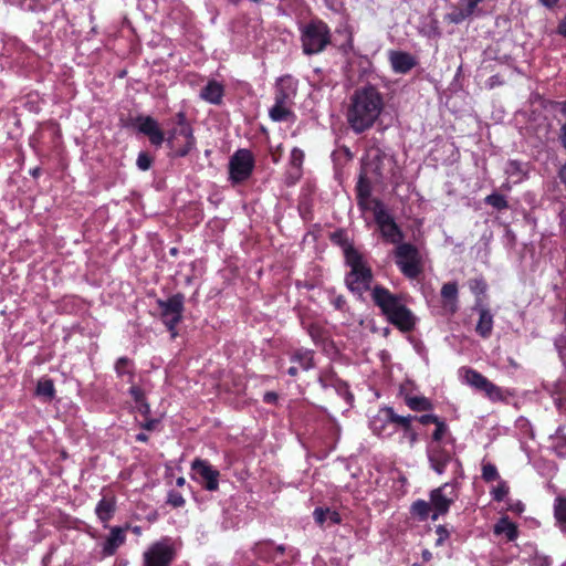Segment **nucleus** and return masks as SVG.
Instances as JSON below:
<instances>
[{
	"mask_svg": "<svg viewBox=\"0 0 566 566\" xmlns=\"http://www.w3.org/2000/svg\"><path fill=\"white\" fill-rule=\"evenodd\" d=\"M384 109L381 93L371 86L356 90L350 98L347 120L355 133H364L379 118Z\"/></svg>",
	"mask_w": 566,
	"mask_h": 566,
	"instance_id": "nucleus-1",
	"label": "nucleus"
},
{
	"mask_svg": "<svg viewBox=\"0 0 566 566\" xmlns=\"http://www.w3.org/2000/svg\"><path fill=\"white\" fill-rule=\"evenodd\" d=\"M375 304L382 310L390 323L401 331H411L416 324V316L398 297L384 287H375L371 293Z\"/></svg>",
	"mask_w": 566,
	"mask_h": 566,
	"instance_id": "nucleus-2",
	"label": "nucleus"
},
{
	"mask_svg": "<svg viewBox=\"0 0 566 566\" xmlns=\"http://www.w3.org/2000/svg\"><path fill=\"white\" fill-rule=\"evenodd\" d=\"M427 458L430 468L437 473L442 474L448 467H451L452 480H459L463 476L462 465L455 455L454 442L440 446L427 444Z\"/></svg>",
	"mask_w": 566,
	"mask_h": 566,
	"instance_id": "nucleus-3",
	"label": "nucleus"
},
{
	"mask_svg": "<svg viewBox=\"0 0 566 566\" xmlns=\"http://www.w3.org/2000/svg\"><path fill=\"white\" fill-rule=\"evenodd\" d=\"M345 259L352 268L350 273L346 277V284L352 292L361 295L370 289V268L366 266L363 258L354 248L345 249Z\"/></svg>",
	"mask_w": 566,
	"mask_h": 566,
	"instance_id": "nucleus-4",
	"label": "nucleus"
},
{
	"mask_svg": "<svg viewBox=\"0 0 566 566\" xmlns=\"http://www.w3.org/2000/svg\"><path fill=\"white\" fill-rule=\"evenodd\" d=\"M301 41L306 55L318 54L331 42V32L322 20H312L301 29Z\"/></svg>",
	"mask_w": 566,
	"mask_h": 566,
	"instance_id": "nucleus-5",
	"label": "nucleus"
},
{
	"mask_svg": "<svg viewBox=\"0 0 566 566\" xmlns=\"http://www.w3.org/2000/svg\"><path fill=\"white\" fill-rule=\"evenodd\" d=\"M458 480L446 482L439 488L432 489L429 495L432 514L431 520L436 521L449 512L451 504L457 501Z\"/></svg>",
	"mask_w": 566,
	"mask_h": 566,
	"instance_id": "nucleus-6",
	"label": "nucleus"
},
{
	"mask_svg": "<svg viewBox=\"0 0 566 566\" xmlns=\"http://www.w3.org/2000/svg\"><path fill=\"white\" fill-rule=\"evenodd\" d=\"M179 127L176 128L167 138L168 147L179 157L188 155L196 139L193 138L192 128L186 124L184 113L178 114Z\"/></svg>",
	"mask_w": 566,
	"mask_h": 566,
	"instance_id": "nucleus-7",
	"label": "nucleus"
},
{
	"mask_svg": "<svg viewBox=\"0 0 566 566\" xmlns=\"http://www.w3.org/2000/svg\"><path fill=\"white\" fill-rule=\"evenodd\" d=\"M396 264H398L402 274L409 279L417 277L422 271L420 253L417 248L409 243L396 247Z\"/></svg>",
	"mask_w": 566,
	"mask_h": 566,
	"instance_id": "nucleus-8",
	"label": "nucleus"
},
{
	"mask_svg": "<svg viewBox=\"0 0 566 566\" xmlns=\"http://www.w3.org/2000/svg\"><path fill=\"white\" fill-rule=\"evenodd\" d=\"M399 416L392 407H381L376 415L369 419V428L371 432L381 438H389L397 432V422Z\"/></svg>",
	"mask_w": 566,
	"mask_h": 566,
	"instance_id": "nucleus-9",
	"label": "nucleus"
},
{
	"mask_svg": "<svg viewBox=\"0 0 566 566\" xmlns=\"http://www.w3.org/2000/svg\"><path fill=\"white\" fill-rule=\"evenodd\" d=\"M253 155L248 149H239L230 158L229 172L233 182L247 180L253 171Z\"/></svg>",
	"mask_w": 566,
	"mask_h": 566,
	"instance_id": "nucleus-10",
	"label": "nucleus"
},
{
	"mask_svg": "<svg viewBox=\"0 0 566 566\" xmlns=\"http://www.w3.org/2000/svg\"><path fill=\"white\" fill-rule=\"evenodd\" d=\"M158 305L161 310L165 325L171 332L172 337H175V328L180 322L184 311V296L181 294H175L167 300H159Z\"/></svg>",
	"mask_w": 566,
	"mask_h": 566,
	"instance_id": "nucleus-11",
	"label": "nucleus"
},
{
	"mask_svg": "<svg viewBox=\"0 0 566 566\" xmlns=\"http://www.w3.org/2000/svg\"><path fill=\"white\" fill-rule=\"evenodd\" d=\"M175 557L172 543L168 538L154 543L144 554L145 566H169Z\"/></svg>",
	"mask_w": 566,
	"mask_h": 566,
	"instance_id": "nucleus-12",
	"label": "nucleus"
},
{
	"mask_svg": "<svg viewBox=\"0 0 566 566\" xmlns=\"http://www.w3.org/2000/svg\"><path fill=\"white\" fill-rule=\"evenodd\" d=\"M374 217L382 237L391 243H398L401 239V232L395 220L385 209L384 203H374Z\"/></svg>",
	"mask_w": 566,
	"mask_h": 566,
	"instance_id": "nucleus-13",
	"label": "nucleus"
},
{
	"mask_svg": "<svg viewBox=\"0 0 566 566\" xmlns=\"http://www.w3.org/2000/svg\"><path fill=\"white\" fill-rule=\"evenodd\" d=\"M192 470L199 478L200 482L210 492H213V490L219 488L220 472L217 469H213L209 462L196 458L195 461H192Z\"/></svg>",
	"mask_w": 566,
	"mask_h": 566,
	"instance_id": "nucleus-14",
	"label": "nucleus"
},
{
	"mask_svg": "<svg viewBox=\"0 0 566 566\" xmlns=\"http://www.w3.org/2000/svg\"><path fill=\"white\" fill-rule=\"evenodd\" d=\"M388 60L396 74H407L417 64V60L410 53L401 50H389Z\"/></svg>",
	"mask_w": 566,
	"mask_h": 566,
	"instance_id": "nucleus-15",
	"label": "nucleus"
},
{
	"mask_svg": "<svg viewBox=\"0 0 566 566\" xmlns=\"http://www.w3.org/2000/svg\"><path fill=\"white\" fill-rule=\"evenodd\" d=\"M137 123L139 132L147 135L150 143L156 147H159V145L165 142V135L155 119L151 117H142L138 118Z\"/></svg>",
	"mask_w": 566,
	"mask_h": 566,
	"instance_id": "nucleus-16",
	"label": "nucleus"
},
{
	"mask_svg": "<svg viewBox=\"0 0 566 566\" xmlns=\"http://www.w3.org/2000/svg\"><path fill=\"white\" fill-rule=\"evenodd\" d=\"M416 419V416H399L398 419V432L401 434L399 437V442H408L409 447L412 448L418 440V433L412 428V422Z\"/></svg>",
	"mask_w": 566,
	"mask_h": 566,
	"instance_id": "nucleus-17",
	"label": "nucleus"
},
{
	"mask_svg": "<svg viewBox=\"0 0 566 566\" xmlns=\"http://www.w3.org/2000/svg\"><path fill=\"white\" fill-rule=\"evenodd\" d=\"M224 96V86L217 80H209L200 92V97L205 102L213 105L222 103Z\"/></svg>",
	"mask_w": 566,
	"mask_h": 566,
	"instance_id": "nucleus-18",
	"label": "nucleus"
},
{
	"mask_svg": "<svg viewBox=\"0 0 566 566\" xmlns=\"http://www.w3.org/2000/svg\"><path fill=\"white\" fill-rule=\"evenodd\" d=\"M297 92V81L292 76H282L277 81L276 94L282 102L290 103Z\"/></svg>",
	"mask_w": 566,
	"mask_h": 566,
	"instance_id": "nucleus-19",
	"label": "nucleus"
},
{
	"mask_svg": "<svg viewBox=\"0 0 566 566\" xmlns=\"http://www.w3.org/2000/svg\"><path fill=\"white\" fill-rule=\"evenodd\" d=\"M357 200L361 209H370L374 213V203H381L380 201L370 199V182L360 175L356 186Z\"/></svg>",
	"mask_w": 566,
	"mask_h": 566,
	"instance_id": "nucleus-20",
	"label": "nucleus"
},
{
	"mask_svg": "<svg viewBox=\"0 0 566 566\" xmlns=\"http://www.w3.org/2000/svg\"><path fill=\"white\" fill-rule=\"evenodd\" d=\"M493 315L489 310L480 308L479 310V321L475 326L476 334L483 338H488L491 336L493 329Z\"/></svg>",
	"mask_w": 566,
	"mask_h": 566,
	"instance_id": "nucleus-21",
	"label": "nucleus"
},
{
	"mask_svg": "<svg viewBox=\"0 0 566 566\" xmlns=\"http://www.w3.org/2000/svg\"><path fill=\"white\" fill-rule=\"evenodd\" d=\"M125 542L123 528L113 527L104 544V552L107 556L115 554V551Z\"/></svg>",
	"mask_w": 566,
	"mask_h": 566,
	"instance_id": "nucleus-22",
	"label": "nucleus"
},
{
	"mask_svg": "<svg viewBox=\"0 0 566 566\" xmlns=\"http://www.w3.org/2000/svg\"><path fill=\"white\" fill-rule=\"evenodd\" d=\"M494 533L496 535H504L510 542L516 539L518 534L516 525L507 516H503L497 521L494 526Z\"/></svg>",
	"mask_w": 566,
	"mask_h": 566,
	"instance_id": "nucleus-23",
	"label": "nucleus"
},
{
	"mask_svg": "<svg viewBox=\"0 0 566 566\" xmlns=\"http://www.w3.org/2000/svg\"><path fill=\"white\" fill-rule=\"evenodd\" d=\"M443 304L450 312L457 311L458 289L455 282L444 283L440 291Z\"/></svg>",
	"mask_w": 566,
	"mask_h": 566,
	"instance_id": "nucleus-24",
	"label": "nucleus"
},
{
	"mask_svg": "<svg viewBox=\"0 0 566 566\" xmlns=\"http://www.w3.org/2000/svg\"><path fill=\"white\" fill-rule=\"evenodd\" d=\"M269 116L274 122H285L293 116V113L287 103L275 96V104L270 108Z\"/></svg>",
	"mask_w": 566,
	"mask_h": 566,
	"instance_id": "nucleus-25",
	"label": "nucleus"
},
{
	"mask_svg": "<svg viewBox=\"0 0 566 566\" xmlns=\"http://www.w3.org/2000/svg\"><path fill=\"white\" fill-rule=\"evenodd\" d=\"M434 424L436 430L433 431L431 439L428 443L441 446V443L454 442L453 438L449 432V427L444 421L438 419V421H436Z\"/></svg>",
	"mask_w": 566,
	"mask_h": 566,
	"instance_id": "nucleus-26",
	"label": "nucleus"
},
{
	"mask_svg": "<svg viewBox=\"0 0 566 566\" xmlns=\"http://www.w3.org/2000/svg\"><path fill=\"white\" fill-rule=\"evenodd\" d=\"M462 378L465 384L470 387H473L478 390L484 391L485 385L489 381L484 375L478 373L473 369H464L462 373Z\"/></svg>",
	"mask_w": 566,
	"mask_h": 566,
	"instance_id": "nucleus-27",
	"label": "nucleus"
},
{
	"mask_svg": "<svg viewBox=\"0 0 566 566\" xmlns=\"http://www.w3.org/2000/svg\"><path fill=\"white\" fill-rule=\"evenodd\" d=\"M462 378L465 384L470 387H473L478 390L484 391L485 385L489 381L484 375L478 373L473 369H464L462 373Z\"/></svg>",
	"mask_w": 566,
	"mask_h": 566,
	"instance_id": "nucleus-28",
	"label": "nucleus"
},
{
	"mask_svg": "<svg viewBox=\"0 0 566 566\" xmlns=\"http://www.w3.org/2000/svg\"><path fill=\"white\" fill-rule=\"evenodd\" d=\"M303 160H304V153L298 148H294L290 156V170H289L290 178L293 180V182H295L300 178Z\"/></svg>",
	"mask_w": 566,
	"mask_h": 566,
	"instance_id": "nucleus-29",
	"label": "nucleus"
},
{
	"mask_svg": "<svg viewBox=\"0 0 566 566\" xmlns=\"http://www.w3.org/2000/svg\"><path fill=\"white\" fill-rule=\"evenodd\" d=\"M115 512V503L109 499H102L95 507V513L99 521L107 524L108 520L112 518L113 514Z\"/></svg>",
	"mask_w": 566,
	"mask_h": 566,
	"instance_id": "nucleus-30",
	"label": "nucleus"
},
{
	"mask_svg": "<svg viewBox=\"0 0 566 566\" xmlns=\"http://www.w3.org/2000/svg\"><path fill=\"white\" fill-rule=\"evenodd\" d=\"M313 516L318 525H324L326 521L331 524H339L340 522L338 512L328 509L317 507L314 510Z\"/></svg>",
	"mask_w": 566,
	"mask_h": 566,
	"instance_id": "nucleus-31",
	"label": "nucleus"
},
{
	"mask_svg": "<svg viewBox=\"0 0 566 566\" xmlns=\"http://www.w3.org/2000/svg\"><path fill=\"white\" fill-rule=\"evenodd\" d=\"M405 402L415 412H424V410L432 409L431 401L426 397L406 396Z\"/></svg>",
	"mask_w": 566,
	"mask_h": 566,
	"instance_id": "nucleus-32",
	"label": "nucleus"
},
{
	"mask_svg": "<svg viewBox=\"0 0 566 566\" xmlns=\"http://www.w3.org/2000/svg\"><path fill=\"white\" fill-rule=\"evenodd\" d=\"M292 363H296L300 370H310L313 367V353L311 350H298L293 354Z\"/></svg>",
	"mask_w": 566,
	"mask_h": 566,
	"instance_id": "nucleus-33",
	"label": "nucleus"
},
{
	"mask_svg": "<svg viewBox=\"0 0 566 566\" xmlns=\"http://www.w3.org/2000/svg\"><path fill=\"white\" fill-rule=\"evenodd\" d=\"M411 513L420 520H427L432 514L431 502L426 500H417L411 504Z\"/></svg>",
	"mask_w": 566,
	"mask_h": 566,
	"instance_id": "nucleus-34",
	"label": "nucleus"
},
{
	"mask_svg": "<svg viewBox=\"0 0 566 566\" xmlns=\"http://www.w3.org/2000/svg\"><path fill=\"white\" fill-rule=\"evenodd\" d=\"M555 516L562 530H566V497H557L555 502Z\"/></svg>",
	"mask_w": 566,
	"mask_h": 566,
	"instance_id": "nucleus-35",
	"label": "nucleus"
},
{
	"mask_svg": "<svg viewBox=\"0 0 566 566\" xmlns=\"http://www.w3.org/2000/svg\"><path fill=\"white\" fill-rule=\"evenodd\" d=\"M484 395L491 401H503L505 399L504 391L501 387L488 381L484 387Z\"/></svg>",
	"mask_w": 566,
	"mask_h": 566,
	"instance_id": "nucleus-36",
	"label": "nucleus"
},
{
	"mask_svg": "<svg viewBox=\"0 0 566 566\" xmlns=\"http://www.w3.org/2000/svg\"><path fill=\"white\" fill-rule=\"evenodd\" d=\"M36 394L41 397L51 399L54 395V386L49 378H44L43 380H40L36 385Z\"/></svg>",
	"mask_w": 566,
	"mask_h": 566,
	"instance_id": "nucleus-37",
	"label": "nucleus"
},
{
	"mask_svg": "<svg viewBox=\"0 0 566 566\" xmlns=\"http://www.w3.org/2000/svg\"><path fill=\"white\" fill-rule=\"evenodd\" d=\"M133 398L135 399L136 403L138 405V409L140 410V412L143 415H147L149 412V405L145 402L144 400V397H143V391L136 387V386H133L130 389H129Z\"/></svg>",
	"mask_w": 566,
	"mask_h": 566,
	"instance_id": "nucleus-38",
	"label": "nucleus"
},
{
	"mask_svg": "<svg viewBox=\"0 0 566 566\" xmlns=\"http://www.w3.org/2000/svg\"><path fill=\"white\" fill-rule=\"evenodd\" d=\"M470 13L467 12V9L464 7H461V4L455 9L453 12L448 13L447 18L450 20L451 23L460 24L465 19L470 18Z\"/></svg>",
	"mask_w": 566,
	"mask_h": 566,
	"instance_id": "nucleus-39",
	"label": "nucleus"
},
{
	"mask_svg": "<svg viewBox=\"0 0 566 566\" xmlns=\"http://www.w3.org/2000/svg\"><path fill=\"white\" fill-rule=\"evenodd\" d=\"M115 369L119 376L127 375V376L132 377L133 365H132V361L126 357H122L116 361Z\"/></svg>",
	"mask_w": 566,
	"mask_h": 566,
	"instance_id": "nucleus-40",
	"label": "nucleus"
},
{
	"mask_svg": "<svg viewBox=\"0 0 566 566\" xmlns=\"http://www.w3.org/2000/svg\"><path fill=\"white\" fill-rule=\"evenodd\" d=\"M556 394L557 407L560 409H566V378L558 381Z\"/></svg>",
	"mask_w": 566,
	"mask_h": 566,
	"instance_id": "nucleus-41",
	"label": "nucleus"
},
{
	"mask_svg": "<svg viewBox=\"0 0 566 566\" xmlns=\"http://www.w3.org/2000/svg\"><path fill=\"white\" fill-rule=\"evenodd\" d=\"M484 201L488 205H491L497 209H503L507 207V201L503 196L499 195V192H492L484 199Z\"/></svg>",
	"mask_w": 566,
	"mask_h": 566,
	"instance_id": "nucleus-42",
	"label": "nucleus"
},
{
	"mask_svg": "<svg viewBox=\"0 0 566 566\" xmlns=\"http://www.w3.org/2000/svg\"><path fill=\"white\" fill-rule=\"evenodd\" d=\"M482 478L486 482L499 480L497 468L491 463L484 464L482 468Z\"/></svg>",
	"mask_w": 566,
	"mask_h": 566,
	"instance_id": "nucleus-43",
	"label": "nucleus"
},
{
	"mask_svg": "<svg viewBox=\"0 0 566 566\" xmlns=\"http://www.w3.org/2000/svg\"><path fill=\"white\" fill-rule=\"evenodd\" d=\"M509 494V485L504 481H500L491 491V495L496 501H502Z\"/></svg>",
	"mask_w": 566,
	"mask_h": 566,
	"instance_id": "nucleus-44",
	"label": "nucleus"
},
{
	"mask_svg": "<svg viewBox=\"0 0 566 566\" xmlns=\"http://www.w3.org/2000/svg\"><path fill=\"white\" fill-rule=\"evenodd\" d=\"M136 166L138 167V169L144 170V171L150 169V167H151V157L148 156L145 153H140L137 156Z\"/></svg>",
	"mask_w": 566,
	"mask_h": 566,
	"instance_id": "nucleus-45",
	"label": "nucleus"
},
{
	"mask_svg": "<svg viewBox=\"0 0 566 566\" xmlns=\"http://www.w3.org/2000/svg\"><path fill=\"white\" fill-rule=\"evenodd\" d=\"M484 0H459V4L464 6L467 12L473 15L478 11V6Z\"/></svg>",
	"mask_w": 566,
	"mask_h": 566,
	"instance_id": "nucleus-46",
	"label": "nucleus"
},
{
	"mask_svg": "<svg viewBox=\"0 0 566 566\" xmlns=\"http://www.w3.org/2000/svg\"><path fill=\"white\" fill-rule=\"evenodd\" d=\"M515 426L524 434H531V424L528 419L521 417L515 421Z\"/></svg>",
	"mask_w": 566,
	"mask_h": 566,
	"instance_id": "nucleus-47",
	"label": "nucleus"
},
{
	"mask_svg": "<svg viewBox=\"0 0 566 566\" xmlns=\"http://www.w3.org/2000/svg\"><path fill=\"white\" fill-rule=\"evenodd\" d=\"M436 531L438 534V539L436 541V545L441 546L449 538V532L443 526H438Z\"/></svg>",
	"mask_w": 566,
	"mask_h": 566,
	"instance_id": "nucleus-48",
	"label": "nucleus"
},
{
	"mask_svg": "<svg viewBox=\"0 0 566 566\" xmlns=\"http://www.w3.org/2000/svg\"><path fill=\"white\" fill-rule=\"evenodd\" d=\"M310 337L312 338L313 342L315 343H319L321 340L324 339V337L321 335V328L316 325H310Z\"/></svg>",
	"mask_w": 566,
	"mask_h": 566,
	"instance_id": "nucleus-49",
	"label": "nucleus"
},
{
	"mask_svg": "<svg viewBox=\"0 0 566 566\" xmlns=\"http://www.w3.org/2000/svg\"><path fill=\"white\" fill-rule=\"evenodd\" d=\"M470 289L475 293H483L485 292V284L483 281L474 280L470 282Z\"/></svg>",
	"mask_w": 566,
	"mask_h": 566,
	"instance_id": "nucleus-50",
	"label": "nucleus"
},
{
	"mask_svg": "<svg viewBox=\"0 0 566 566\" xmlns=\"http://www.w3.org/2000/svg\"><path fill=\"white\" fill-rule=\"evenodd\" d=\"M438 417L433 416V415H424V416H421V417H416L415 420H418L419 422L423 423V424H428L430 422L434 423L436 421H438Z\"/></svg>",
	"mask_w": 566,
	"mask_h": 566,
	"instance_id": "nucleus-51",
	"label": "nucleus"
},
{
	"mask_svg": "<svg viewBox=\"0 0 566 566\" xmlns=\"http://www.w3.org/2000/svg\"><path fill=\"white\" fill-rule=\"evenodd\" d=\"M277 400V394L274 391H268L264 394V401L268 403H274Z\"/></svg>",
	"mask_w": 566,
	"mask_h": 566,
	"instance_id": "nucleus-52",
	"label": "nucleus"
},
{
	"mask_svg": "<svg viewBox=\"0 0 566 566\" xmlns=\"http://www.w3.org/2000/svg\"><path fill=\"white\" fill-rule=\"evenodd\" d=\"M558 33L566 36V15L562 19L557 28Z\"/></svg>",
	"mask_w": 566,
	"mask_h": 566,
	"instance_id": "nucleus-53",
	"label": "nucleus"
},
{
	"mask_svg": "<svg viewBox=\"0 0 566 566\" xmlns=\"http://www.w3.org/2000/svg\"><path fill=\"white\" fill-rule=\"evenodd\" d=\"M170 502L176 506V507H180V505H182L185 503V500L178 495V496H174L170 499Z\"/></svg>",
	"mask_w": 566,
	"mask_h": 566,
	"instance_id": "nucleus-54",
	"label": "nucleus"
},
{
	"mask_svg": "<svg viewBox=\"0 0 566 566\" xmlns=\"http://www.w3.org/2000/svg\"><path fill=\"white\" fill-rule=\"evenodd\" d=\"M541 3L545 7V8H548V9H552L555 7V4L558 3L559 0H539Z\"/></svg>",
	"mask_w": 566,
	"mask_h": 566,
	"instance_id": "nucleus-55",
	"label": "nucleus"
},
{
	"mask_svg": "<svg viewBox=\"0 0 566 566\" xmlns=\"http://www.w3.org/2000/svg\"><path fill=\"white\" fill-rule=\"evenodd\" d=\"M297 363H292V366L287 369V374L291 376H295L298 373Z\"/></svg>",
	"mask_w": 566,
	"mask_h": 566,
	"instance_id": "nucleus-56",
	"label": "nucleus"
},
{
	"mask_svg": "<svg viewBox=\"0 0 566 566\" xmlns=\"http://www.w3.org/2000/svg\"><path fill=\"white\" fill-rule=\"evenodd\" d=\"M556 449H557V452H558L559 455L565 457L566 455V441L563 442L562 444H558L556 447Z\"/></svg>",
	"mask_w": 566,
	"mask_h": 566,
	"instance_id": "nucleus-57",
	"label": "nucleus"
},
{
	"mask_svg": "<svg viewBox=\"0 0 566 566\" xmlns=\"http://www.w3.org/2000/svg\"><path fill=\"white\" fill-rule=\"evenodd\" d=\"M560 180L566 184V164L559 170Z\"/></svg>",
	"mask_w": 566,
	"mask_h": 566,
	"instance_id": "nucleus-58",
	"label": "nucleus"
},
{
	"mask_svg": "<svg viewBox=\"0 0 566 566\" xmlns=\"http://www.w3.org/2000/svg\"><path fill=\"white\" fill-rule=\"evenodd\" d=\"M422 558L424 562H429L432 558V554L430 553L429 549L422 551Z\"/></svg>",
	"mask_w": 566,
	"mask_h": 566,
	"instance_id": "nucleus-59",
	"label": "nucleus"
},
{
	"mask_svg": "<svg viewBox=\"0 0 566 566\" xmlns=\"http://www.w3.org/2000/svg\"><path fill=\"white\" fill-rule=\"evenodd\" d=\"M562 142L566 148V124L562 127Z\"/></svg>",
	"mask_w": 566,
	"mask_h": 566,
	"instance_id": "nucleus-60",
	"label": "nucleus"
},
{
	"mask_svg": "<svg viewBox=\"0 0 566 566\" xmlns=\"http://www.w3.org/2000/svg\"><path fill=\"white\" fill-rule=\"evenodd\" d=\"M523 510H524V507L521 502L516 503L513 507V511L518 512V513L523 512Z\"/></svg>",
	"mask_w": 566,
	"mask_h": 566,
	"instance_id": "nucleus-61",
	"label": "nucleus"
},
{
	"mask_svg": "<svg viewBox=\"0 0 566 566\" xmlns=\"http://www.w3.org/2000/svg\"><path fill=\"white\" fill-rule=\"evenodd\" d=\"M155 424H156V421L151 420V421H148L147 423H145V428L147 430H153L155 428Z\"/></svg>",
	"mask_w": 566,
	"mask_h": 566,
	"instance_id": "nucleus-62",
	"label": "nucleus"
},
{
	"mask_svg": "<svg viewBox=\"0 0 566 566\" xmlns=\"http://www.w3.org/2000/svg\"><path fill=\"white\" fill-rule=\"evenodd\" d=\"M136 439L139 440V441H146L148 439V437L145 433H138L136 436Z\"/></svg>",
	"mask_w": 566,
	"mask_h": 566,
	"instance_id": "nucleus-63",
	"label": "nucleus"
},
{
	"mask_svg": "<svg viewBox=\"0 0 566 566\" xmlns=\"http://www.w3.org/2000/svg\"><path fill=\"white\" fill-rule=\"evenodd\" d=\"M343 302H344V301H343L340 297H338V298H337V302H336V306H337V307H340V305H342V303H343Z\"/></svg>",
	"mask_w": 566,
	"mask_h": 566,
	"instance_id": "nucleus-64",
	"label": "nucleus"
}]
</instances>
